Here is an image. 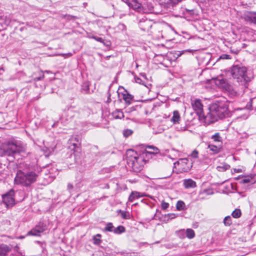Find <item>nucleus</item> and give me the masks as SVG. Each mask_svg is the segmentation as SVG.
Segmentation results:
<instances>
[{
  "mask_svg": "<svg viewBox=\"0 0 256 256\" xmlns=\"http://www.w3.org/2000/svg\"><path fill=\"white\" fill-rule=\"evenodd\" d=\"M146 152H142L138 154L137 152L132 150H129L126 152V160L128 164L130 166L132 170L136 172H140L146 162L145 156Z\"/></svg>",
  "mask_w": 256,
  "mask_h": 256,
  "instance_id": "1",
  "label": "nucleus"
},
{
  "mask_svg": "<svg viewBox=\"0 0 256 256\" xmlns=\"http://www.w3.org/2000/svg\"><path fill=\"white\" fill-rule=\"evenodd\" d=\"M230 75L236 80L238 85L246 86L247 83L251 80L246 67L234 65L228 71Z\"/></svg>",
  "mask_w": 256,
  "mask_h": 256,
  "instance_id": "2",
  "label": "nucleus"
},
{
  "mask_svg": "<svg viewBox=\"0 0 256 256\" xmlns=\"http://www.w3.org/2000/svg\"><path fill=\"white\" fill-rule=\"evenodd\" d=\"M26 145L20 141L14 140L8 142L0 148L2 156L14 157V154L25 152Z\"/></svg>",
  "mask_w": 256,
  "mask_h": 256,
  "instance_id": "3",
  "label": "nucleus"
},
{
  "mask_svg": "<svg viewBox=\"0 0 256 256\" xmlns=\"http://www.w3.org/2000/svg\"><path fill=\"white\" fill-rule=\"evenodd\" d=\"M38 177V174L34 172L30 171L25 172L22 170H18L14 178V184L28 187L35 182Z\"/></svg>",
  "mask_w": 256,
  "mask_h": 256,
  "instance_id": "4",
  "label": "nucleus"
},
{
  "mask_svg": "<svg viewBox=\"0 0 256 256\" xmlns=\"http://www.w3.org/2000/svg\"><path fill=\"white\" fill-rule=\"evenodd\" d=\"M210 106L218 119H222L228 114V106L224 102L216 101Z\"/></svg>",
  "mask_w": 256,
  "mask_h": 256,
  "instance_id": "5",
  "label": "nucleus"
},
{
  "mask_svg": "<svg viewBox=\"0 0 256 256\" xmlns=\"http://www.w3.org/2000/svg\"><path fill=\"white\" fill-rule=\"evenodd\" d=\"M202 116L199 118V120L206 125L214 123L218 120V116L212 112L211 106L210 107V112L206 116H205L204 113L202 114Z\"/></svg>",
  "mask_w": 256,
  "mask_h": 256,
  "instance_id": "6",
  "label": "nucleus"
},
{
  "mask_svg": "<svg viewBox=\"0 0 256 256\" xmlns=\"http://www.w3.org/2000/svg\"><path fill=\"white\" fill-rule=\"evenodd\" d=\"M14 194V191L12 189L6 194L2 195L1 196L2 198V204L4 203L6 207L13 206L15 202Z\"/></svg>",
  "mask_w": 256,
  "mask_h": 256,
  "instance_id": "7",
  "label": "nucleus"
},
{
  "mask_svg": "<svg viewBox=\"0 0 256 256\" xmlns=\"http://www.w3.org/2000/svg\"><path fill=\"white\" fill-rule=\"evenodd\" d=\"M191 105L193 110L196 112L197 115L200 117L202 116L204 113L203 104L202 100L198 98H192Z\"/></svg>",
  "mask_w": 256,
  "mask_h": 256,
  "instance_id": "8",
  "label": "nucleus"
},
{
  "mask_svg": "<svg viewBox=\"0 0 256 256\" xmlns=\"http://www.w3.org/2000/svg\"><path fill=\"white\" fill-rule=\"evenodd\" d=\"M47 228L46 225L43 222H40L32 230L29 231L28 235L39 236L40 234L43 232Z\"/></svg>",
  "mask_w": 256,
  "mask_h": 256,
  "instance_id": "9",
  "label": "nucleus"
},
{
  "mask_svg": "<svg viewBox=\"0 0 256 256\" xmlns=\"http://www.w3.org/2000/svg\"><path fill=\"white\" fill-rule=\"evenodd\" d=\"M80 144V139L78 136H73L68 141V148L74 150Z\"/></svg>",
  "mask_w": 256,
  "mask_h": 256,
  "instance_id": "10",
  "label": "nucleus"
},
{
  "mask_svg": "<svg viewBox=\"0 0 256 256\" xmlns=\"http://www.w3.org/2000/svg\"><path fill=\"white\" fill-rule=\"evenodd\" d=\"M152 21L149 20H140L138 24L140 28L144 32H148L152 27Z\"/></svg>",
  "mask_w": 256,
  "mask_h": 256,
  "instance_id": "11",
  "label": "nucleus"
},
{
  "mask_svg": "<svg viewBox=\"0 0 256 256\" xmlns=\"http://www.w3.org/2000/svg\"><path fill=\"white\" fill-rule=\"evenodd\" d=\"M10 247L6 244H2L0 245V256H6L8 252L11 251Z\"/></svg>",
  "mask_w": 256,
  "mask_h": 256,
  "instance_id": "12",
  "label": "nucleus"
},
{
  "mask_svg": "<svg viewBox=\"0 0 256 256\" xmlns=\"http://www.w3.org/2000/svg\"><path fill=\"white\" fill-rule=\"evenodd\" d=\"M144 196V194H140V192L136 191L132 192L128 197V201L132 202L136 199H138Z\"/></svg>",
  "mask_w": 256,
  "mask_h": 256,
  "instance_id": "13",
  "label": "nucleus"
},
{
  "mask_svg": "<svg viewBox=\"0 0 256 256\" xmlns=\"http://www.w3.org/2000/svg\"><path fill=\"white\" fill-rule=\"evenodd\" d=\"M122 98L125 101V102L127 106L130 105L131 104V101L134 98V96L125 90V93L122 94Z\"/></svg>",
  "mask_w": 256,
  "mask_h": 256,
  "instance_id": "14",
  "label": "nucleus"
},
{
  "mask_svg": "<svg viewBox=\"0 0 256 256\" xmlns=\"http://www.w3.org/2000/svg\"><path fill=\"white\" fill-rule=\"evenodd\" d=\"M184 185L186 188H194L196 186V183L192 179H186L184 180Z\"/></svg>",
  "mask_w": 256,
  "mask_h": 256,
  "instance_id": "15",
  "label": "nucleus"
},
{
  "mask_svg": "<svg viewBox=\"0 0 256 256\" xmlns=\"http://www.w3.org/2000/svg\"><path fill=\"white\" fill-rule=\"evenodd\" d=\"M218 84L219 86L221 87L224 90L226 91L228 89L230 88V87L231 86L226 80L224 79H221L218 80Z\"/></svg>",
  "mask_w": 256,
  "mask_h": 256,
  "instance_id": "16",
  "label": "nucleus"
},
{
  "mask_svg": "<svg viewBox=\"0 0 256 256\" xmlns=\"http://www.w3.org/2000/svg\"><path fill=\"white\" fill-rule=\"evenodd\" d=\"M112 116L115 119H122L124 117L122 111L120 109H116L112 113Z\"/></svg>",
  "mask_w": 256,
  "mask_h": 256,
  "instance_id": "17",
  "label": "nucleus"
},
{
  "mask_svg": "<svg viewBox=\"0 0 256 256\" xmlns=\"http://www.w3.org/2000/svg\"><path fill=\"white\" fill-rule=\"evenodd\" d=\"M130 6L138 12H140L142 10V4L136 0H134L130 3Z\"/></svg>",
  "mask_w": 256,
  "mask_h": 256,
  "instance_id": "18",
  "label": "nucleus"
},
{
  "mask_svg": "<svg viewBox=\"0 0 256 256\" xmlns=\"http://www.w3.org/2000/svg\"><path fill=\"white\" fill-rule=\"evenodd\" d=\"M180 120V116L179 112L178 110H174L173 112V116L171 118V121L174 124H178Z\"/></svg>",
  "mask_w": 256,
  "mask_h": 256,
  "instance_id": "19",
  "label": "nucleus"
},
{
  "mask_svg": "<svg viewBox=\"0 0 256 256\" xmlns=\"http://www.w3.org/2000/svg\"><path fill=\"white\" fill-rule=\"evenodd\" d=\"M146 148L150 150V151L146 150L144 152H146V156L148 154H156L159 152V150L156 147L151 146H146Z\"/></svg>",
  "mask_w": 256,
  "mask_h": 256,
  "instance_id": "20",
  "label": "nucleus"
},
{
  "mask_svg": "<svg viewBox=\"0 0 256 256\" xmlns=\"http://www.w3.org/2000/svg\"><path fill=\"white\" fill-rule=\"evenodd\" d=\"M226 91L228 92L229 96L232 98H234L238 95L237 90L234 89L232 86Z\"/></svg>",
  "mask_w": 256,
  "mask_h": 256,
  "instance_id": "21",
  "label": "nucleus"
},
{
  "mask_svg": "<svg viewBox=\"0 0 256 256\" xmlns=\"http://www.w3.org/2000/svg\"><path fill=\"white\" fill-rule=\"evenodd\" d=\"M208 148L213 154H218L220 152V148L214 145L210 144Z\"/></svg>",
  "mask_w": 256,
  "mask_h": 256,
  "instance_id": "22",
  "label": "nucleus"
},
{
  "mask_svg": "<svg viewBox=\"0 0 256 256\" xmlns=\"http://www.w3.org/2000/svg\"><path fill=\"white\" fill-rule=\"evenodd\" d=\"M176 208L178 210H184L186 208L184 202L182 200H178L176 203Z\"/></svg>",
  "mask_w": 256,
  "mask_h": 256,
  "instance_id": "23",
  "label": "nucleus"
},
{
  "mask_svg": "<svg viewBox=\"0 0 256 256\" xmlns=\"http://www.w3.org/2000/svg\"><path fill=\"white\" fill-rule=\"evenodd\" d=\"M125 232V228L122 226H119L116 228H114L113 232L116 234H120Z\"/></svg>",
  "mask_w": 256,
  "mask_h": 256,
  "instance_id": "24",
  "label": "nucleus"
},
{
  "mask_svg": "<svg viewBox=\"0 0 256 256\" xmlns=\"http://www.w3.org/2000/svg\"><path fill=\"white\" fill-rule=\"evenodd\" d=\"M186 236L188 238H190V239L192 238L195 236L194 232L192 229L188 228L186 230Z\"/></svg>",
  "mask_w": 256,
  "mask_h": 256,
  "instance_id": "25",
  "label": "nucleus"
},
{
  "mask_svg": "<svg viewBox=\"0 0 256 256\" xmlns=\"http://www.w3.org/2000/svg\"><path fill=\"white\" fill-rule=\"evenodd\" d=\"M211 139L213 140L216 142H222V137L218 132L214 134L212 136Z\"/></svg>",
  "mask_w": 256,
  "mask_h": 256,
  "instance_id": "26",
  "label": "nucleus"
},
{
  "mask_svg": "<svg viewBox=\"0 0 256 256\" xmlns=\"http://www.w3.org/2000/svg\"><path fill=\"white\" fill-rule=\"evenodd\" d=\"M89 84L88 82H84L82 86V91L84 94H87L89 92Z\"/></svg>",
  "mask_w": 256,
  "mask_h": 256,
  "instance_id": "27",
  "label": "nucleus"
},
{
  "mask_svg": "<svg viewBox=\"0 0 256 256\" xmlns=\"http://www.w3.org/2000/svg\"><path fill=\"white\" fill-rule=\"evenodd\" d=\"M119 212L120 213L122 218L124 219L128 220L130 218V214L128 212H124L122 210H120Z\"/></svg>",
  "mask_w": 256,
  "mask_h": 256,
  "instance_id": "28",
  "label": "nucleus"
},
{
  "mask_svg": "<svg viewBox=\"0 0 256 256\" xmlns=\"http://www.w3.org/2000/svg\"><path fill=\"white\" fill-rule=\"evenodd\" d=\"M100 238L101 235L100 234H97L94 236V244H99L101 242V240L100 239Z\"/></svg>",
  "mask_w": 256,
  "mask_h": 256,
  "instance_id": "29",
  "label": "nucleus"
},
{
  "mask_svg": "<svg viewBox=\"0 0 256 256\" xmlns=\"http://www.w3.org/2000/svg\"><path fill=\"white\" fill-rule=\"evenodd\" d=\"M224 223L226 226H230L232 223L231 217L230 216L225 217L224 220Z\"/></svg>",
  "mask_w": 256,
  "mask_h": 256,
  "instance_id": "30",
  "label": "nucleus"
},
{
  "mask_svg": "<svg viewBox=\"0 0 256 256\" xmlns=\"http://www.w3.org/2000/svg\"><path fill=\"white\" fill-rule=\"evenodd\" d=\"M234 218H238L241 216V211L240 209H236L232 214Z\"/></svg>",
  "mask_w": 256,
  "mask_h": 256,
  "instance_id": "31",
  "label": "nucleus"
},
{
  "mask_svg": "<svg viewBox=\"0 0 256 256\" xmlns=\"http://www.w3.org/2000/svg\"><path fill=\"white\" fill-rule=\"evenodd\" d=\"M133 133V131L130 129H126L123 130L122 134L125 138H128Z\"/></svg>",
  "mask_w": 256,
  "mask_h": 256,
  "instance_id": "32",
  "label": "nucleus"
},
{
  "mask_svg": "<svg viewBox=\"0 0 256 256\" xmlns=\"http://www.w3.org/2000/svg\"><path fill=\"white\" fill-rule=\"evenodd\" d=\"M248 17L252 22L256 24V12L250 13Z\"/></svg>",
  "mask_w": 256,
  "mask_h": 256,
  "instance_id": "33",
  "label": "nucleus"
},
{
  "mask_svg": "<svg viewBox=\"0 0 256 256\" xmlns=\"http://www.w3.org/2000/svg\"><path fill=\"white\" fill-rule=\"evenodd\" d=\"M114 229V227L111 222H109L106 225V226L104 228V230L106 231H108V232H113Z\"/></svg>",
  "mask_w": 256,
  "mask_h": 256,
  "instance_id": "34",
  "label": "nucleus"
},
{
  "mask_svg": "<svg viewBox=\"0 0 256 256\" xmlns=\"http://www.w3.org/2000/svg\"><path fill=\"white\" fill-rule=\"evenodd\" d=\"M252 181V178L251 176H246L242 180V184H246Z\"/></svg>",
  "mask_w": 256,
  "mask_h": 256,
  "instance_id": "35",
  "label": "nucleus"
},
{
  "mask_svg": "<svg viewBox=\"0 0 256 256\" xmlns=\"http://www.w3.org/2000/svg\"><path fill=\"white\" fill-rule=\"evenodd\" d=\"M230 58H231L230 56L227 54H222L219 58V59H223V60H229Z\"/></svg>",
  "mask_w": 256,
  "mask_h": 256,
  "instance_id": "36",
  "label": "nucleus"
},
{
  "mask_svg": "<svg viewBox=\"0 0 256 256\" xmlns=\"http://www.w3.org/2000/svg\"><path fill=\"white\" fill-rule=\"evenodd\" d=\"M198 152L196 150H194L191 154V156L192 158H196L198 157Z\"/></svg>",
  "mask_w": 256,
  "mask_h": 256,
  "instance_id": "37",
  "label": "nucleus"
},
{
  "mask_svg": "<svg viewBox=\"0 0 256 256\" xmlns=\"http://www.w3.org/2000/svg\"><path fill=\"white\" fill-rule=\"evenodd\" d=\"M169 206V204L163 201L162 203V210H166Z\"/></svg>",
  "mask_w": 256,
  "mask_h": 256,
  "instance_id": "38",
  "label": "nucleus"
},
{
  "mask_svg": "<svg viewBox=\"0 0 256 256\" xmlns=\"http://www.w3.org/2000/svg\"><path fill=\"white\" fill-rule=\"evenodd\" d=\"M246 108L248 110H252V100H250V101L247 104Z\"/></svg>",
  "mask_w": 256,
  "mask_h": 256,
  "instance_id": "39",
  "label": "nucleus"
},
{
  "mask_svg": "<svg viewBox=\"0 0 256 256\" xmlns=\"http://www.w3.org/2000/svg\"><path fill=\"white\" fill-rule=\"evenodd\" d=\"M166 216L168 217V220L174 219L176 217V215L175 214H168Z\"/></svg>",
  "mask_w": 256,
  "mask_h": 256,
  "instance_id": "40",
  "label": "nucleus"
},
{
  "mask_svg": "<svg viewBox=\"0 0 256 256\" xmlns=\"http://www.w3.org/2000/svg\"><path fill=\"white\" fill-rule=\"evenodd\" d=\"M92 38L96 40L97 42H103V40L100 37H98V36H92Z\"/></svg>",
  "mask_w": 256,
  "mask_h": 256,
  "instance_id": "41",
  "label": "nucleus"
},
{
  "mask_svg": "<svg viewBox=\"0 0 256 256\" xmlns=\"http://www.w3.org/2000/svg\"><path fill=\"white\" fill-rule=\"evenodd\" d=\"M230 168V166L228 165H226L224 166H219L218 167L220 169H222V170H226Z\"/></svg>",
  "mask_w": 256,
  "mask_h": 256,
  "instance_id": "42",
  "label": "nucleus"
},
{
  "mask_svg": "<svg viewBox=\"0 0 256 256\" xmlns=\"http://www.w3.org/2000/svg\"><path fill=\"white\" fill-rule=\"evenodd\" d=\"M67 188H68V190H72V189H73V188H74V187H73V186H72V184H71L69 183V184H68V186H67Z\"/></svg>",
  "mask_w": 256,
  "mask_h": 256,
  "instance_id": "43",
  "label": "nucleus"
},
{
  "mask_svg": "<svg viewBox=\"0 0 256 256\" xmlns=\"http://www.w3.org/2000/svg\"><path fill=\"white\" fill-rule=\"evenodd\" d=\"M135 80H136V82H137V83H138V84L142 83V80H141V78H136Z\"/></svg>",
  "mask_w": 256,
  "mask_h": 256,
  "instance_id": "44",
  "label": "nucleus"
},
{
  "mask_svg": "<svg viewBox=\"0 0 256 256\" xmlns=\"http://www.w3.org/2000/svg\"><path fill=\"white\" fill-rule=\"evenodd\" d=\"M73 107L70 106V107L68 110V114H70L71 112H73Z\"/></svg>",
  "mask_w": 256,
  "mask_h": 256,
  "instance_id": "45",
  "label": "nucleus"
},
{
  "mask_svg": "<svg viewBox=\"0 0 256 256\" xmlns=\"http://www.w3.org/2000/svg\"><path fill=\"white\" fill-rule=\"evenodd\" d=\"M111 98H110V94L108 92V100H107V101H106V102L108 103H110L111 102Z\"/></svg>",
  "mask_w": 256,
  "mask_h": 256,
  "instance_id": "46",
  "label": "nucleus"
},
{
  "mask_svg": "<svg viewBox=\"0 0 256 256\" xmlns=\"http://www.w3.org/2000/svg\"><path fill=\"white\" fill-rule=\"evenodd\" d=\"M44 78V75H42V76H40V77L34 78V80H41Z\"/></svg>",
  "mask_w": 256,
  "mask_h": 256,
  "instance_id": "47",
  "label": "nucleus"
},
{
  "mask_svg": "<svg viewBox=\"0 0 256 256\" xmlns=\"http://www.w3.org/2000/svg\"><path fill=\"white\" fill-rule=\"evenodd\" d=\"M235 171H236L237 172H241V170L238 169V170H235Z\"/></svg>",
  "mask_w": 256,
  "mask_h": 256,
  "instance_id": "48",
  "label": "nucleus"
},
{
  "mask_svg": "<svg viewBox=\"0 0 256 256\" xmlns=\"http://www.w3.org/2000/svg\"><path fill=\"white\" fill-rule=\"evenodd\" d=\"M208 2H212L214 1V0H207Z\"/></svg>",
  "mask_w": 256,
  "mask_h": 256,
  "instance_id": "49",
  "label": "nucleus"
},
{
  "mask_svg": "<svg viewBox=\"0 0 256 256\" xmlns=\"http://www.w3.org/2000/svg\"><path fill=\"white\" fill-rule=\"evenodd\" d=\"M3 70V71L4 70L2 68H0V70Z\"/></svg>",
  "mask_w": 256,
  "mask_h": 256,
  "instance_id": "50",
  "label": "nucleus"
},
{
  "mask_svg": "<svg viewBox=\"0 0 256 256\" xmlns=\"http://www.w3.org/2000/svg\"><path fill=\"white\" fill-rule=\"evenodd\" d=\"M178 2H180V0H177Z\"/></svg>",
  "mask_w": 256,
  "mask_h": 256,
  "instance_id": "51",
  "label": "nucleus"
},
{
  "mask_svg": "<svg viewBox=\"0 0 256 256\" xmlns=\"http://www.w3.org/2000/svg\"><path fill=\"white\" fill-rule=\"evenodd\" d=\"M74 116V115H72V116H71V117H72V116Z\"/></svg>",
  "mask_w": 256,
  "mask_h": 256,
  "instance_id": "52",
  "label": "nucleus"
}]
</instances>
